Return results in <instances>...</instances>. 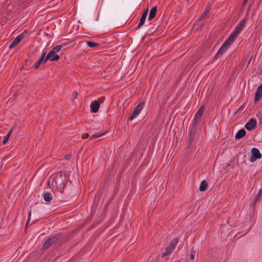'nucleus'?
<instances>
[{"label": "nucleus", "instance_id": "obj_1", "mask_svg": "<svg viewBox=\"0 0 262 262\" xmlns=\"http://www.w3.org/2000/svg\"><path fill=\"white\" fill-rule=\"evenodd\" d=\"M51 185L54 188H56L60 192L62 193L63 192L66 184L63 182L61 172L57 174L52 179Z\"/></svg>", "mask_w": 262, "mask_h": 262}, {"label": "nucleus", "instance_id": "obj_2", "mask_svg": "<svg viewBox=\"0 0 262 262\" xmlns=\"http://www.w3.org/2000/svg\"><path fill=\"white\" fill-rule=\"evenodd\" d=\"M198 123L196 121H192L190 124L188 128L189 139L188 142L190 145H191L192 141L194 139V136L196 133V128Z\"/></svg>", "mask_w": 262, "mask_h": 262}, {"label": "nucleus", "instance_id": "obj_3", "mask_svg": "<svg viewBox=\"0 0 262 262\" xmlns=\"http://www.w3.org/2000/svg\"><path fill=\"white\" fill-rule=\"evenodd\" d=\"M178 242V238H174L173 239H172L170 244L169 246L166 248H165V252H163L162 254V257H166L168 255H169L172 252V250L174 249L175 248L176 245L177 244Z\"/></svg>", "mask_w": 262, "mask_h": 262}, {"label": "nucleus", "instance_id": "obj_4", "mask_svg": "<svg viewBox=\"0 0 262 262\" xmlns=\"http://www.w3.org/2000/svg\"><path fill=\"white\" fill-rule=\"evenodd\" d=\"M60 237L59 233L54 234L52 236L47 239L43 244L42 248L47 249L49 248L51 245L55 243Z\"/></svg>", "mask_w": 262, "mask_h": 262}, {"label": "nucleus", "instance_id": "obj_5", "mask_svg": "<svg viewBox=\"0 0 262 262\" xmlns=\"http://www.w3.org/2000/svg\"><path fill=\"white\" fill-rule=\"evenodd\" d=\"M144 102H140L135 108V109L133 111V113H132L129 119L130 120H133V119L136 118L139 115V114L142 110L143 108L144 107Z\"/></svg>", "mask_w": 262, "mask_h": 262}, {"label": "nucleus", "instance_id": "obj_6", "mask_svg": "<svg viewBox=\"0 0 262 262\" xmlns=\"http://www.w3.org/2000/svg\"><path fill=\"white\" fill-rule=\"evenodd\" d=\"M46 52H42L41 56L38 58V59L35 62V63L33 65V67L37 69H38L40 65H41L43 63H46V62L48 61V59L47 57H46Z\"/></svg>", "mask_w": 262, "mask_h": 262}, {"label": "nucleus", "instance_id": "obj_7", "mask_svg": "<svg viewBox=\"0 0 262 262\" xmlns=\"http://www.w3.org/2000/svg\"><path fill=\"white\" fill-rule=\"evenodd\" d=\"M246 21L244 19L241 20L239 23L236 26L234 31L231 33L236 36H238L239 34L242 31L244 26L245 25Z\"/></svg>", "mask_w": 262, "mask_h": 262}, {"label": "nucleus", "instance_id": "obj_8", "mask_svg": "<svg viewBox=\"0 0 262 262\" xmlns=\"http://www.w3.org/2000/svg\"><path fill=\"white\" fill-rule=\"evenodd\" d=\"M252 156L250 158V161L251 162H254L257 159H260L262 157V155L259 152V150L256 148H253L251 150Z\"/></svg>", "mask_w": 262, "mask_h": 262}, {"label": "nucleus", "instance_id": "obj_9", "mask_svg": "<svg viewBox=\"0 0 262 262\" xmlns=\"http://www.w3.org/2000/svg\"><path fill=\"white\" fill-rule=\"evenodd\" d=\"M256 123L257 121L255 119L251 118L250 120L247 123H246L245 127L247 130H250L254 129L255 127Z\"/></svg>", "mask_w": 262, "mask_h": 262}, {"label": "nucleus", "instance_id": "obj_10", "mask_svg": "<svg viewBox=\"0 0 262 262\" xmlns=\"http://www.w3.org/2000/svg\"><path fill=\"white\" fill-rule=\"evenodd\" d=\"M24 37L23 34H21L18 35L10 43L9 48V49H12L14 48L17 44H18L21 39Z\"/></svg>", "mask_w": 262, "mask_h": 262}, {"label": "nucleus", "instance_id": "obj_11", "mask_svg": "<svg viewBox=\"0 0 262 262\" xmlns=\"http://www.w3.org/2000/svg\"><path fill=\"white\" fill-rule=\"evenodd\" d=\"M48 60H50L51 61H57L60 59V56L56 54V53L53 52L51 51L46 56Z\"/></svg>", "mask_w": 262, "mask_h": 262}, {"label": "nucleus", "instance_id": "obj_12", "mask_svg": "<svg viewBox=\"0 0 262 262\" xmlns=\"http://www.w3.org/2000/svg\"><path fill=\"white\" fill-rule=\"evenodd\" d=\"M90 107L91 112L97 113L100 107V103L98 100L93 101L92 102Z\"/></svg>", "mask_w": 262, "mask_h": 262}, {"label": "nucleus", "instance_id": "obj_13", "mask_svg": "<svg viewBox=\"0 0 262 262\" xmlns=\"http://www.w3.org/2000/svg\"><path fill=\"white\" fill-rule=\"evenodd\" d=\"M148 9H146L144 11L143 13L142 14L141 17L140 19L139 24L138 26V29H139L142 26L144 25L145 21V19L147 17V15L148 14Z\"/></svg>", "mask_w": 262, "mask_h": 262}, {"label": "nucleus", "instance_id": "obj_14", "mask_svg": "<svg viewBox=\"0 0 262 262\" xmlns=\"http://www.w3.org/2000/svg\"><path fill=\"white\" fill-rule=\"evenodd\" d=\"M228 49V48L225 45L223 44L218 50L217 52L214 55V58L215 59L219 58L221 55L223 54L224 53H225L227 50Z\"/></svg>", "mask_w": 262, "mask_h": 262}, {"label": "nucleus", "instance_id": "obj_15", "mask_svg": "<svg viewBox=\"0 0 262 262\" xmlns=\"http://www.w3.org/2000/svg\"><path fill=\"white\" fill-rule=\"evenodd\" d=\"M204 109L205 106L204 105L201 106V107L199 108V110L198 111V112L195 115L194 119L193 120V121H196V122L199 123L200 119L201 117V116L204 111Z\"/></svg>", "mask_w": 262, "mask_h": 262}, {"label": "nucleus", "instance_id": "obj_16", "mask_svg": "<svg viewBox=\"0 0 262 262\" xmlns=\"http://www.w3.org/2000/svg\"><path fill=\"white\" fill-rule=\"evenodd\" d=\"M236 37L237 36L232 33H231L228 38L223 43V44L225 45V46L229 48Z\"/></svg>", "mask_w": 262, "mask_h": 262}, {"label": "nucleus", "instance_id": "obj_17", "mask_svg": "<svg viewBox=\"0 0 262 262\" xmlns=\"http://www.w3.org/2000/svg\"><path fill=\"white\" fill-rule=\"evenodd\" d=\"M246 132L245 129H241L236 134L235 138L236 140L240 139L245 136Z\"/></svg>", "mask_w": 262, "mask_h": 262}, {"label": "nucleus", "instance_id": "obj_18", "mask_svg": "<svg viewBox=\"0 0 262 262\" xmlns=\"http://www.w3.org/2000/svg\"><path fill=\"white\" fill-rule=\"evenodd\" d=\"M262 97V91L259 90L258 88H257L255 93L254 100L255 102L259 101Z\"/></svg>", "mask_w": 262, "mask_h": 262}, {"label": "nucleus", "instance_id": "obj_19", "mask_svg": "<svg viewBox=\"0 0 262 262\" xmlns=\"http://www.w3.org/2000/svg\"><path fill=\"white\" fill-rule=\"evenodd\" d=\"M157 11V9L156 7H154L151 9L150 12H149V16L148 18V19L149 21L152 19L156 16Z\"/></svg>", "mask_w": 262, "mask_h": 262}, {"label": "nucleus", "instance_id": "obj_20", "mask_svg": "<svg viewBox=\"0 0 262 262\" xmlns=\"http://www.w3.org/2000/svg\"><path fill=\"white\" fill-rule=\"evenodd\" d=\"M211 9V5L210 4H208L206 6L205 10L203 12V13L201 15V17L198 19V20H201L203 19L208 14Z\"/></svg>", "mask_w": 262, "mask_h": 262}, {"label": "nucleus", "instance_id": "obj_21", "mask_svg": "<svg viewBox=\"0 0 262 262\" xmlns=\"http://www.w3.org/2000/svg\"><path fill=\"white\" fill-rule=\"evenodd\" d=\"M43 199L46 202H50L52 200V195L50 192H46L43 194Z\"/></svg>", "mask_w": 262, "mask_h": 262}, {"label": "nucleus", "instance_id": "obj_22", "mask_svg": "<svg viewBox=\"0 0 262 262\" xmlns=\"http://www.w3.org/2000/svg\"><path fill=\"white\" fill-rule=\"evenodd\" d=\"M208 184L205 181L203 180L201 182L200 187H199V190L201 191H204L206 190Z\"/></svg>", "mask_w": 262, "mask_h": 262}, {"label": "nucleus", "instance_id": "obj_23", "mask_svg": "<svg viewBox=\"0 0 262 262\" xmlns=\"http://www.w3.org/2000/svg\"><path fill=\"white\" fill-rule=\"evenodd\" d=\"M86 45L90 48H94L99 46V44L98 43L92 41H87Z\"/></svg>", "mask_w": 262, "mask_h": 262}, {"label": "nucleus", "instance_id": "obj_24", "mask_svg": "<svg viewBox=\"0 0 262 262\" xmlns=\"http://www.w3.org/2000/svg\"><path fill=\"white\" fill-rule=\"evenodd\" d=\"M62 47V45H57L56 47H55L51 51H53V53L54 52L56 53L61 50Z\"/></svg>", "mask_w": 262, "mask_h": 262}, {"label": "nucleus", "instance_id": "obj_25", "mask_svg": "<svg viewBox=\"0 0 262 262\" xmlns=\"http://www.w3.org/2000/svg\"><path fill=\"white\" fill-rule=\"evenodd\" d=\"M261 194H262V188L259 190V191L256 195V196L255 199V200H254L255 202H257L259 200V198H260V195H261Z\"/></svg>", "mask_w": 262, "mask_h": 262}, {"label": "nucleus", "instance_id": "obj_26", "mask_svg": "<svg viewBox=\"0 0 262 262\" xmlns=\"http://www.w3.org/2000/svg\"><path fill=\"white\" fill-rule=\"evenodd\" d=\"M9 138V137L8 136H5L4 138V140H3V144H6V143L8 142V139Z\"/></svg>", "mask_w": 262, "mask_h": 262}, {"label": "nucleus", "instance_id": "obj_27", "mask_svg": "<svg viewBox=\"0 0 262 262\" xmlns=\"http://www.w3.org/2000/svg\"><path fill=\"white\" fill-rule=\"evenodd\" d=\"M31 216V211L30 210L29 211V213H28V219L27 221L26 226L28 225V223H29V222L30 221Z\"/></svg>", "mask_w": 262, "mask_h": 262}, {"label": "nucleus", "instance_id": "obj_28", "mask_svg": "<svg viewBox=\"0 0 262 262\" xmlns=\"http://www.w3.org/2000/svg\"><path fill=\"white\" fill-rule=\"evenodd\" d=\"M77 95H78V93L77 92H73V93L72 94V101H74V100L76 98Z\"/></svg>", "mask_w": 262, "mask_h": 262}, {"label": "nucleus", "instance_id": "obj_29", "mask_svg": "<svg viewBox=\"0 0 262 262\" xmlns=\"http://www.w3.org/2000/svg\"><path fill=\"white\" fill-rule=\"evenodd\" d=\"M101 135H96V134H94L90 138L91 140H92V139H94L95 138H97L100 136H101Z\"/></svg>", "mask_w": 262, "mask_h": 262}, {"label": "nucleus", "instance_id": "obj_30", "mask_svg": "<svg viewBox=\"0 0 262 262\" xmlns=\"http://www.w3.org/2000/svg\"><path fill=\"white\" fill-rule=\"evenodd\" d=\"M194 253H195L194 252L191 251V254H190V259L191 260H193L194 259Z\"/></svg>", "mask_w": 262, "mask_h": 262}, {"label": "nucleus", "instance_id": "obj_31", "mask_svg": "<svg viewBox=\"0 0 262 262\" xmlns=\"http://www.w3.org/2000/svg\"><path fill=\"white\" fill-rule=\"evenodd\" d=\"M89 137V135L88 134H84L82 135V138L84 139L88 138Z\"/></svg>", "mask_w": 262, "mask_h": 262}, {"label": "nucleus", "instance_id": "obj_32", "mask_svg": "<svg viewBox=\"0 0 262 262\" xmlns=\"http://www.w3.org/2000/svg\"><path fill=\"white\" fill-rule=\"evenodd\" d=\"M71 158V156L70 155H67L65 156V159L67 160H69Z\"/></svg>", "mask_w": 262, "mask_h": 262}, {"label": "nucleus", "instance_id": "obj_33", "mask_svg": "<svg viewBox=\"0 0 262 262\" xmlns=\"http://www.w3.org/2000/svg\"><path fill=\"white\" fill-rule=\"evenodd\" d=\"M12 133V129H11L9 132L8 133H7V134L6 135V136H8L9 137L10 136V135H11Z\"/></svg>", "mask_w": 262, "mask_h": 262}, {"label": "nucleus", "instance_id": "obj_34", "mask_svg": "<svg viewBox=\"0 0 262 262\" xmlns=\"http://www.w3.org/2000/svg\"><path fill=\"white\" fill-rule=\"evenodd\" d=\"M248 1V0H244L242 4L243 6L246 5Z\"/></svg>", "mask_w": 262, "mask_h": 262}, {"label": "nucleus", "instance_id": "obj_35", "mask_svg": "<svg viewBox=\"0 0 262 262\" xmlns=\"http://www.w3.org/2000/svg\"><path fill=\"white\" fill-rule=\"evenodd\" d=\"M258 89H259V90H260L261 91H262V84H260L258 87Z\"/></svg>", "mask_w": 262, "mask_h": 262}, {"label": "nucleus", "instance_id": "obj_36", "mask_svg": "<svg viewBox=\"0 0 262 262\" xmlns=\"http://www.w3.org/2000/svg\"><path fill=\"white\" fill-rule=\"evenodd\" d=\"M259 121H260L261 124H262V117L259 119Z\"/></svg>", "mask_w": 262, "mask_h": 262}, {"label": "nucleus", "instance_id": "obj_37", "mask_svg": "<svg viewBox=\"0 0 262 262\" xmlns=\"http://www.w3.org/2000/svg\"><path fill=\"white\" fill-rule=\"evenodd\" d=\"M185 1L187 2V3H188L189 2V0H185Z\"/></svg>", "mask_w": 262, "mask_h": 262}]
</instances>
